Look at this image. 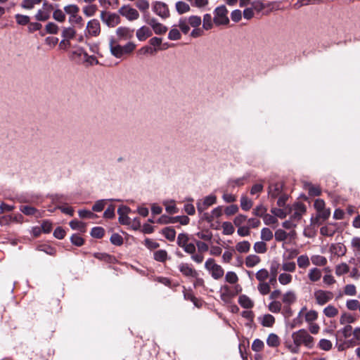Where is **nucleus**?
I'll return each mask as SVG.
<instances>
[{"instance_id": "obj_28", "label": "nucleus", "mask_w": 360, "mask_h": 360, "mask_svg": "<svg viewBox=\"0 0 360 360\" xmlns=\"http://www.w3.org/2000/svg\"><path fill=\"white\" fill-rule=\"evenodd\" d=\"M261 262V259L256 255H250L245 258V264L248 268L257 266Z\"/></svg>"}, {"instance_id": "obj_9", "label": "nucleus", "mask_w": 360, "mask_h": 360, "mask_svg": "<svg viewBox=\"0 0 360 360\" xmlns=\"http://www.w3.org/2000/svg\"><path fill=\"white\" fill-rule=\"evenodd\" d=\"M283 182L281 181H271L268 187V195L271 199H275L283 194Z\"/></svg>"}, {"instance_id": "obj_56", "label": "nucleus", "mask_w": 360, "mask_h": 360, "mask_svg": "<svg viewBox=\"0 0 360 360\" xmlns=\"http://www.w3.org/2000/svg\"><path fill=\"white\" fill-rule=\"evenodd\" d=\"M273 233L269 228H263L261 231V238L264 241H269L273 238Z\"/></svg>"}, {"instance_id": "obj_7", "label": "nucleus", "mask_w": 360, "mask_h": 360, "mask_svg": "<svg viewBox=\"0 0 360 360\" xmlns=\"http://www.w3.org/2000/svg\"><path fill=\"white\" fill-rule=\"evenodd\" d=\"M101 19L110 27H114L120 23V15L115 13L102 11L101 13Z\"/></svg>"}, {"instance_id": "obj_31", "label": "nucleus", "mask_w": 360, "mask_h": 360, "mask_svg": "<svg viewBox=\"0 0 360 360\" xmlns=\"http://www.w3.org/2000/svg\"><path fill=\"white\" fill-rule=\"evenodd\" d=\"M311 259L307 255H302L299 256L297 259V266L300 269H307L310 265Z\"/></svg>"}, {"instance_id": "obj_47", "label": "nucleus", "mask_w": 360, "mask_h": 360, "mask_svg": "<svg viewBox=\"0 0 360 360\" xmlns=\"http://www.w3.org/2000/svg\"><path fill=\"white\" fill-rule=\"evenodd\" d=\"M269 276V273L266 269H261L255 274V277L259 282L265 281Z\"/></svg>"}, {"instance_id": "obj_10", "label": "nucleus", "mask_w": 360, "mask_h": 360, "mask_svg": "<svg viewBox=\"0 0 360 360\" xmlns=\"http://www.w3.org/2000/svg\"><path fill=\"white\" fill-rule=\"evenodd\" d=\"M354 338L350 340H346L338 345V350H343L345 348L352 347L360 344V327L353 330Z\"/></svg>"}, {"instance_id": "obj_41", "label": "nucleus", "mask_w": 360, "mask_h": 360, "mask_svg": "<svg viewBox=\"0 0 360 360\" xmlns=\"http://www.w3.org/2000/svg\"><path fill=\"white\" fill-rule=\"evenodd\" d=\"M76 31L72 27H65L62 32V37L66 40L69 41L75 37Z\"/></svg>"}, {"instance_id": "obj_35", "label": "nucleus", "mask_w": 360, "mask_h": 360, "mask_svg": "<svg viewBox=\"0 0 360 360\" xmlns=\"http://www.w3.org/2000/svg\"><path fill=\"white\" fill-rule=\"evenodd\" d=\"M261 324L264 327H271L275 323V318L271 314H265L260 318Z\"/></svg>"}, {"instance_id": "obj_48", "label": "nucleus", "mask_w": 360, "mask_h": 360, "mask_svg": "<svg viewBox=\"0 0 360 360\" xmlns=\"http://www.w3.org/2000/svg\"><path fill=\"white\" fill-rule=\"evenodd\" d=\"M50 17L49 12L45 9H39L35 15V18L39 21H46Z\"/></svg>"}, {"instance_id": "obj_15", "label": "nucleus", "mask_w": 360, "mask_h": 360, "mask_svg": "<svg viewBox=\"0 0 360 360\" xmlns=\"http://www.w3.org/2000/svg\"><path fill=\"white\" fill-rule=\"evenodd\" d=\"M131 212V210L127 206H120L117 210V214L119 215V222L124 225H129L131 224V218L128 217V214Z\"/></svg>"}, {"instance_id": "obj_38", "label": "nucleus", "mask_w": 360, "mask_h": 360, "mask_svg": "<svg viewBox=\"0 0 360 360\" xmlns=\"http://www.w3.org/2000/svg\"><path fill=\"white\" fill-rule=\"evenodd\" d=\"M162 235L169 241H173L176 237V231L173 228L166 227L162 230Z\"/></svg>"}, {"instance_id": "obj_12", "label": "nucleus", "mask_w": 360, "mask_h": 360, "mask_svg": "<svg viewBox=\"0 0 360 360\" xmlns=\"http://www.w3.org/2000/svg\"><path fill=\"white\" fill-rule=\"evenodd\" d=\"M217 202V197L214 195H210L204 198L201 201L197 202V210L199 213H202L204 210H207L210 206L215 204Z\"/></svg>"}, {"instance_id": "obj_14", "label": "nucleus", "mask_w": 360, "mask_h": 360, "mask_svg": "<svg viewBox=\"0 0 360 360\" xmlns=\"http://www.w3.org/2000/svg\"><path fill=\"white\" fill-rule=\"evenodd\" d=\"M87 34L91 37H97L101 33V25L98 20L93 19L89 20L86 25Z\"/></svg>"}, {"instance_id": "obj_18", "label": "nucleus", "mask_w": 360, "mask_h": 360, "mask_svg": "<svg viewBox=\"0 0 360 360\" xmlns=\"http://www.w3.org/2000/svg\"><path fill=\"white\" fill-rule=\"evenodd\" d=\"M116 34L120 40H127L133 37L134 31L127 27H119L116 30Z\"/></svg>"}, {"instance_id": "obj_5", "label": "nucleus", "mask_w": 360, "mask_h": 360, "mask_svg": "<svg viewBox=\"0 0 360 360\" xmlns=\"http://www.w3.org/2000/svg\"><path fill=\"white\" fill-rule=\"evenodd\" d=\"M315 302L319 306H323L333 298V293L331 291L322 289H316L313 294Z\"/></svg>"}, {"instance_id": "obj_52", "label": "nucleus", "mask_w": 360, "mask_h": 360, "mask_svg": "<svg viewBox=\"0 0 360 360\" xmlns=\"http://www.w3.org/2000/svg\"><path fill=\"white\" fill-rule=\"evenodd\" d=\"M37 250L39 251L44 252L45 253H46L47 255H56V250L54 248H53L49 245H46V244L39 245L37 247Z\"/></svg>"}, {"instance_id": "obj_22", "label": "nucleus", "mask_w": 360, "mask_h": 360, "mask_svg": "<svg viewBox=\"0 0 360 360\" xmlns=\"http://www.w3.org/2000/svg\"><path fill=\"white\" fill-rule=\"evenodd\" d=\"M152 34V31L146 26H142L138 29L136 33L137 39L141 41H145L147 38L151 37Z\"/></svg>"}, {"instance_id": "obj_57", "label": "nucleus", "mask_w": 360, "mask_h": 360, "mask_svg": "<svg viewBox=\"0 0 360 360\" xmlns=\"http://www.w3.org/2000/svg\"><path fill=\"white\" fill-rule=\"evenodd\" d=\"M275 239L276 241L283 242L288 238L287 232L283 229H277L274 234Z\"/></svg>"}, {"instance_id": "obj_59", "label": "nucleus", "mask_w": 360, "mask_h": 360, "mask_svg": "<svg viewBox=\"0 0 360 360\" xmlns=\"http://www.w3.org/2000/svg\"><path fill=\"white\" fill-rule=\"evenodd\" d=\"M198 238L209 241L212 238V233L209 230H203L196 233Z\"/></svg>"}, {"instance_id": "obj_42", "label": "nucleus", "mask_w": 360, "mask_h": 360, "mask_svg": "<svg viewBox=\"0 0 360 360\" xmlns=\"http://www.w3.org/2000/svg\"><path fill=\"white\" fill-rule=\"evenodd\" d=\"M222 214V209L221 207L219 206L216 208H214L212 211V215L210 216L208 214L205 213L204 214V218L207 220L208 221H212L214 218H218Z\"/></svg>"}, {"instance_id": "obj_51", "label": "nucleus", "mask_w": 360, "mask_h": 360, "mask_svg": "<svg viewBox=\"0 0 360 360\" xmlns=\"http://www.w3.org/2000/svg\"><path fill=\"white\" fill-rule=\"evenodd\" d=\"M136 49V44L133 42H128L124 46H122V57L125 55L131 53Z\"/></svg>"}, {"instance_id": "obj_21", "label": "nucleus", "mask_w": 360, "mask_h": 360, "mask_svg": "<svg viewBox=\"0 0 360 360\" xmlns=\"http://www.w3.org/2000/svg\"><path fill=\"white\" fill-rule=\"evenodd\" d=\"M305 311H306V313L304 314V319H305L306 322H307L308 323H311L317 320L318 312L314 309L307 311L306 307H304L302 308L301 311L299 313V316H300L301 314Z\"/></svg>"}, {"instance_id": "obj_50", "label": "nucleus", "mask_w": 360, "mask_h": 360, "mask_svg": "<svg viewBox=\"0 0 360 360\" xmlns=\"http://www.w3.org/2000/svg\"><path fill=\"white\" fill-rule=\"evenodd\" d=\"M292 277L290 274L285 272L278 276V281L281 285H285L292 282Z\"/></svg>"}, {"instance_id": "obj_24", "label": "nucleus", "mask_w": 360, "mask_h": 360, "mask_svg": "<svg viewBox=\"0 0 360 360\" xmlns=\"http://www.w3.org/2000/svg\"><path fill=\"white\" fill-rule=\"evenodd\" d=\"M336 232V224H328L321 228L320 233L325 236H333Z\"/></svg>"}, {"instance_id": "obj_13", "label": "nucleus", "mask_w": 360, "mask_h": 360, "mask_svg": "<svg viewBox=\"0 0 360 360\" xmlns=\"http://www.w3.org/2000/svg\"><path fill=\"white\" fill-rule=\"evenodd\" d=\"M179 271L187 278H196L198 276V271L193 268L191 264L181 262L179 266Z\"/></svg>"}, {"instance_id": "obj_19", "label": "nucleus", "mask_w": 360, "mask_h": 360, "mask_svg": "<svg viewBox=\"0 0 360 360\" xmlns=\"http://www.w3.org/2000/svg\"><path fill=\"white\" fill-rule=\"evenodd\" d=\"M110 51L111 54L117 58L122 57V46L114 39H111L109 43Z\"/></svg>"}, {"instance_id": "obj_49", "label": "nucleus", "mask_w": 360, "mask_h": 360, "mask_svg": "<svg viewBox=\"0 0 360 360\" xmlns=\"http://www.w3.org/2000/svg\"><path fill=\"white\" fill-rule=\"evenodd\" d=\"M253 248L255 252L259 254H263L267 250L266 244L264 241L256 242Z\"/></svg>"}, {"instance_id": "obj_2", "label": "nucleus", "mask_w": 360, "mask_h": 360, "mask_svg": "<svg viewBox=\"0 0 360 360\" xmlns=\"http://www.w3.org/2000/svg\"><path fill=\"white\" fill-rule=\"evenodd\" d=\"M202 23V19L198 15H191L188 18H181L179 19L178 26L184 34H187L190 30V26L193 28H198Z\"/></svg>"}, {"instance_id": "obj_55", "label": "nucleus", "mask_w": 360, "mask_h": 360, "mask_svg": "<svg viewBox=\"0 0 360 360\" xmlns=\"http://www.w3.org/2000/svg\"><path fill=\"white\" fill-rule=\"evenodd\" d=\"M70 226L74 230H79L83 232L85 231V224L77 219L70 221Z\"/></svg>"}, {"instance_id": "obj_20", "label": "nucleus", "mask_w": 360, "mask_h": 360, "mask_svg": "<svg viewBox=\"0 0 360 360\" xmlns=\"http://www.w3.org/2000/svg\"><path fill=\"white\" fill-rule=\"evenodd\" d=\"M321 276L322 271L317 267H313L308 271L307 278L311 283H316L319 281Z\"/></svg>"}, {"instance_id": "obj_1", "label": "nucleus", "mask_w": 360, "mask_h": 360, "mask_svg": "<svg viewBox=\"0 0 360 360\" xmlns=\"http://www.w3.org/2000/svg\"><path fill=\"white\" fill-rule=\"evenodd\" d=\"M291 338L292 342L286 340L284 345L292 354L299 353L301 345H304L308 349H312L314 347V338L305 329H300L293 332Z\"/></svg>"}, {"instance_id": "obj_39", "label": "nucleus", "mask_w": 360, "mask_h": 360, "mask_svg": "<svg viewBox=\"0 0 360 360\" xmlns=\"http://www.w3.org/2000/svg\"><path fill=\"white\" fill-rule=\"evenodd\" d=\"M190 6L184 1H177L176 3V10L179 14H184L190 11Z\"/></svg>"}, {"instance_id": "obj_45", "label": "nucleus", "mask_w": 360, "mask_h": 360, "mask_svg": "<svg viewBox=\"0 0 360 360\" xmlns=\"http://www.w3.org/2000/svg\"><path fill=\"white\" fill-rule=\"evenodd\" d=\"M221 226H222V229H223L222 233L224 235H226V236L232 235L235 231L233 225L229 221L223 222Z\"/></svg>"}, {"instance_id": "obj_4", "label": "nucleus", "mask_w": 360, "mask_h": 360, "mask_svg": "<svg viewBox=\"0 0 360 360\" xmlns=\"http://www.w3.org/2000/svg\"><path fill=\"white\" fill-rule=\"evenodd\" d=\"M205 268L210 272L212 277L215 280L220 279L224 276V269L219 264H216L212 258L206 260Z\"/></svg>"}, {"instance_id": "obj_60", "label": "nucleus", "mask_w": 360, "mask_h": 360, "mask_svg": "<svg viewBox=\"0 0 360 360\" xmlns=\"http://www.w3.org/2000/svg\"><path fill=\"white\" fill-rule=\"evenodd\" d=\"M53 18L58 22H63L65 20V14L60 9H56L53 13Z\"/></svg>"}, {"instance_id": "obj_58", "label": "nucleus", "mask_w": 360, "mask_h": 360, "mask_svg": "<svg viewBox=\"0 0 360 360\" xmlns=\"http://www.w3.org/2000/svg\"><path fill=\"white\" fill-rule=\"evenodd\" d=\"M225 280L229 283L235 284L238 281V277L235 272L228 271L226 274Z\"/></svg>"}, {"instance_id": "obj_25", "label": "nucleus", "mask_w": 360, "mask_h": 360, "mask_svg": "<svg viewBox=\"0 0 360 360\" xmlns=\"http://www.w3.org/2000/svg\"><path fill=\"white\" fill-rule=\"evenodd\" d=\"M330 215V210L329 208H324L317 212L316 217L314 219V224L318 225L321 224L320 219L325 221L328 219Z\"/></svg>"}, {"instance_id": "obj_37", "label": "nucleus", "mask_w": 360, "mask_h": 360, "mask_svg": "<svg viewBox=\"0 0 360 360\" xmlns=\"http://www.w3.org/2000/svg\"><path fill=\"white\" fill-rule=\"evenodd\" d=\"M266 344L271 347H276L280 345V338L275 333H271L269 335Z\"/></svg>"}, {"instance_id": "obj_30", "label": "nucleus", "mask_w": 360, "mask_h": 360, "mask_svg": "<svg viewBox=\"0 0 360 360\" xmlns=\"http://www.w3.org/2000/svg\"><path fill=\"white\" fill-rule=\"evenodd\" d=\"M338 309L337 307L332 304H329L323 310V314L328 318H334L338 314Z\"/></svg>"}, {"instance_id": "obj_23", "label": "nucleus", "mask_w": 360, "mask_h": 360, "mask_svg": "<svg viewBox=\"0 0 360 360\" xmlns=\"http://www.w3.org/2000/svg\"><path fill=\"white\" fill-rule=\"evenodd\" d=\"M296 300V295L295 292L292 290L287 291L282 296V303L286 306H290L292 304L295 302Z\"/></svg>"}, {"instance_id": "obj_54", "label": "nucleus", "mask_w": 360, "mask_h": 360, "mask_svg": "<svg viewBox=\"0 0 360 360\" xmlns=\"http://www.w3.org/2000/svg\"><path fill=\"white\" fill-rule=\"evenodd\" d=\"M281 269L285 272H294L296 269V264L294 262H285L281 264Z\"/></svg>"}, {"instance_id": "obj_34", "label": "nucleus", "mask_w": 360, "mask_h": 360, "mask_svg": "<svg viewBox=\"0 0 360 360\" xmlns=\"http://www.w3.org/2000/svg\"><path fill=\"white\" fill-rule=\"evenodd\" d=\"M250 243L247 240L238 242L236 245V250L240 253H247L250 251Z\"/></svg>"}, {"instance_id": "obj_44", "label": "nucleus", "mask_w": 360, "mask_h": 360, "mask_svg": "<svg viewBox=\"0 0 360 360\" xmlns=\"http://www.w3.org/2000/svg\"><path fill=\"white\" fill-rule=\"evenodd\" d=\"M154 259L160 262H164L167 259V252L165 250H159L154 252Z\"/></svg>"}, {"instance_id": "obj_26", "label": "nucleus", "mask_w": 360, "mask_h": 360, "mask_svg": "<svg viewBox=\"0 0 360 360\" xmlns=\"http://www.w3.org/2000/svg\"><path fill=\"white\" fill-rule=\"evenodd\" d=\"M239 304L245 309H251L254 307L253 301L247 295H241L238 297Z\"/></svg>"}, {"instance_id": "obj_6", "label": "nucleus", "mask_w": 360, "mask_h": 360, "mask_svg": "<svg viewBox=\"0 0 360 360\" xmlns=\"http://www.w3.org/2000/svg\"><path fill=\"white\" fill-rule=\"evenodd\" d=\"M176 243L188 254H192L196 252V246L195 244L189 243V238L186 233H179L177 237Z\"/></svg>"}, {"instance_id": "obj_8", "label": "nucleus", "mask_w": 360, "mask_h": 360, "mask_svg": "<svg viewBox=\"0 0 360 360\" xmlns=\"http://www.w3.org/2000/svg\"><path fill=\"white\" fill-rule=\"evenodd\" d=\"M153 11L162 19H166L169 16V11L167 5L162 1H154L152 4Z\"/></svg>"}, {"instance_id": "obj_63", "label": "nucleus", "mask_w": 360, "mask_h": 360, "mask_svg": "<svg viewBox=\"0 0 360 360\" xmlns=\"http://www.w3.org/2000/svg\"><path fill=\"white\" fill-rule=\"evenodd\" d=\"M181 37V34L179 30L176 27L171 29L168 33V39L170 40H178L180 39Z\"/></svg>"}, {"instance_id": "obj_11", "label": "nucleus", "mask_w": 360, "mask_h": 360, "mask_svg": "<svg viewBox=\"0 0 360 360\" xmlns=\"http://www.w3.org/2000/svg\"><path fill=\"white\" fill-rule=\"evenodd\" d=\"M119 13L129 21L137 20L140 15L135 8L129 5L123 6L119 9Z\"/></svg>"}, {"instance_id": "obj_40", "label": "nucleus", "mask_w": 360, "mask_h": 360, "mask_svg": "<svg viewBox=\"0 0 360 360\" xmlns=\"http://www.w3.org/2000/svg\"><path fill=\"white\" fill-rule=\"evenodd\" d=\"M253 202L248 198L246 195H243L240 198V207L243 210L248 211L252 207Z\"/></svg>"}, {"instance_id": "obj_33", "label": "nucleus", "mask_w": 360, "mask_h": 360, "mask_svg": "<svg viewBox=\"0 0 360 360\" xmlns=\"http://www.w3.org/2000/svg\"><path fill=\"white\" fill-rule=\"evenodd\" d=\"M213 18L210 13H206L203 15L202 19V28L205 30H210L214 25Z\"/></svg>"}, {"instance_id": "obj_32", "label": "nucleus", "mask_w": 360, "mask_h": 360, "mask_svg": "<svg viewBox=\"0 0 360 360\" xmlns=\"http://www.w3.org/2000/svg\"><path fill=\"white\" fill-rule=\"evenodd\" d=\"M341 334L345 339H347L353 335V329L352 326L346 325L343 328L339 330L336 334V340L338 341V335Z\"/></svg>"}, {"instance_id": "obj_29", "label": "nucleus", "mask_w": 360, "mask_h": 360, "mask_svg": "<svg viewBox=\"0 0 360 360\" xmlns=\"http://www.w3.org/2000/svg\"><path fill=\"white\" fill-rule=\"evenodd\" d=\"M310 259L312 264L316 266H326L328 263L326 257L319 255H312Z\"/></svg>"}, {"instance_id": "obj_16", "label": "nucleus", "mask_w": 360, "mask_h": 360, "mask_svg": "<svg viewBox=\"0 0 360 360\" xmlns=\"http://www.w3.org/2000/svg\"><path fill=\"white\" fill-rule=\"evenodd\" d=\"M146 22L152 27L153 30L156 34H163L167 31V27L162 23L158 22L155 18H148L146 20Z\"/></svg>"}, {"instance_id": "obj_53", "label": "nucleus", "mask_w": 360, "mask_h": 360, "mask_svg": "<svg viewBox=\"0 0 360 360\" xmlns=\"http://www.w3.org/2000/svg\"><path fill=\"white\" fill-rule=\"evenodd\" d=\"M349 270V266L346 263H341L336 266L335 274L337 276H342L345 274H347Z\"/></svg>"}, {"instance_id": "obj_3", "label": "nucleus", "mask_w": 360, "mask_h": 360, "mask_svg": "<svg viewBox=\"0 0 360 360\" xmlns=\"http://www.w3.org/2000/svg\"><path fill=\"white\" fill-rule=\"evenodd\" d=\"M213 22L215 25H227L229 23V11L225 6H220L214 10Z\"/></svg>"}, {"instance_id": "obj_27", "label": "nucleus", "mask_w": 360, "mask_h": 360, "mask_svg": "<svg viewBox=\"0 0 360 360\" xmlns=\"http://www.w3.org/2000/svg\"><path fill=\"white\" fill-rule=\"evenodd\" d=\"M20 210L27 216H36V217H40L41 214L39 210H37L36 208L32 206L29 205H23L20 207Z\"/></svg>"}, {"instance_id": "obj_36", "label": "nucleus", "mask_w": 360, "mask_h": 360, "mask_svg": "<svg viewBox=\"0 0 360 360\" xmlns=\"http://www.w3.org/2000/svg\"><path fill=\"white\" fill-rule=\"evenodd\" d=\"M268 309L274 314L280 313L282 311V303L280 301L272 300L268 305Z\"/></svg>"}, {"instance_id": "obj_62", "label": "nucleus", "mask_w": 360, "mask_h": 360, "mask_svg": "<svg viewBox=\"0 0 360 360\" xmlns=\"http://www.w3.org/2000/svg\"><path fill=\"white\" fill-rule=\"evenodd\" d=\"M319 347L324 351H329L332 348V342L327 339H321L319 342Z\"/></svg>"}, {"instance_id": "obj_61", "label": "nucleus", "mask_w": 360, "mask_h": 360, "mask_svg": "<svg viewBox=\"0 0 360 360\" xmlns=\"http://www.w3.org/2000/svg\"><path fill=\"white\" fill-rule=\"evenodd\" d=\"M64 11L66 13L75 16L79 12V7L75 4H70L64 7Z\"/></svg>"}, {"instance_id": "obj_17", "label": "nucleus", "mask_w": 360, "mask_h": 360, "mask_svg": "<svg viewBox=\"0 0 360 360\" xmlns=\"http://www.w3.org/2000/svg\"><path fill=\"white\" fill-rule=\"evenodd\" d=\"M305 212L306 206L302 202H297L293 206V212L290 218L292 220L299 221Z\"/></svg>"}, {"instance_id": "obj_46", "label": "nucleus", "mask_w": 360, "mask_h": 360, "mask_svg": "<svg viewBox=\"0 0 360 360\" xmlns=\"http://www.w3.org/2000/svg\"><path fill=\"white\" fill-rule=\"evenodd\" d=\"M257 289L261 295H266L270 292L271 288L269 283L263 281L259 283Z\"/></svg>"}, {"instance_id": "obj_43", "label": "nucleus", "mask_w": 360, "mask_h": 360, "mask_svg": "<svg viewBox=\"0 0 360 360\" xmlns=\"http://www.w3.org/2000/svg\"><path fill=\"white\" fill-rule=\"evenodd\" d=\"M98 10V7L95 4H90L83 8V13L87 17H91L95 15Z\"/></svg>"}, {"instance_id": "obj_64", "label": "nucleus", "mask_w": 360, "mask_h": 360, "mask_svg": "<svg viewBox=\"0 0 360 360\" xmlns=\"http://www.w3.org/2000/svg\"><path fill=\"white\" fill-rule=\"evenodd\" d=\"M15 18L18 25H25L30 22V17L25 15L16 14Z\"/></svg>"}]
</instances>
